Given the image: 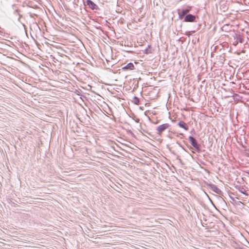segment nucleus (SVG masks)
Wrapping results in <instances>:
<instances>
[{
    "mask_svg": "<svg viewBox=\"0 0 249 249\" xmlns=\"http://www.w3.org/2000/svg\"><path fill=\"white\" fill-rule=\"evenodd\" d=\"M188 140L190 141L191 145L194 147V148L197 151H200V145L197 143L196 139L193 136H189Z\"/></svg>",
    "mask_w": 249,
    "mask_h": 249,
    "instance_id": "f257e3e1",
    "label": "nucleus"
},
{
    "mask_svg": "<svg viewBox=\"0 0 249 249\" xmlns=\"http://www.w3.org/2000/svg\"><path fill=\"white\" fill-rule=\"evenodd\" d=\"M170 125L168 124H164L161 125H159L156 128V130L157 131V134L159 136H161L162 133L166 129L169 128Z\"/></svg>",
    "mask_w": 249,
    "mask_h": 249,
    "instance_id": "f03ea898",
    "label": "nucleus"
},
{
    "mask_svg": "<svg viewBox=\"0 0 249 249\" xmlns=\"http://www.w3.org/2000/svg\"><path fill=\"white\" fill-rule=\"evenodd\" d=\"M86 4L89 6V8L93 11H97L99 10V8L97 5L94 3L91 0H87Z\"/></svg>",
    "mask_w": 249,
    "mask_h": 249,
    "instance_id": "7ed1b4c3",
    "label": "nucleus"
},
{
    "mask_svg": "<svg viewBox=\"0 0 249 249\" xmlns=\"http://www.w3.org/2000/svg\"><path fill=\"white\" fill-rule=\"evenodd\" d=\"M191 10V8H188L186 9H184L181 10L180 12H178V17L179 18L181 19L184 17H185V15H187L188 13H189Z\"/></svg>",
    "mask_w": 249,
    "mask_h": 249,
    "instance_id": "20e7f679",
    "label": "nucleus"
},
{
    "mask_svg": "<svg viewBox=\"0 0 249 249\" xmlns=\"http://www.w3.org/2000/svg\"><path fill=\"white\" fill-rule=\"evenodd\" d=\"M196 20V16L192 14L186 15L184 19L185 22H194Z\"/></svg>",
    "mask_w": 249,
    "mask_h": 249,
    "instance_id": "39448f33",
    "label": "nucleus"
},
{
    "mask_svg": "<svg viewBox=\"0 0 249 249\" xmlns=\"http://www.w3.org/2000/svg\"><path fill=\"white\" fill-rule=\"evenodd\" d=\"M134 68V65L132 63H129L126 65L122 68L123 71L132 70Z\"/></svg>",
    "mask_w": 249,
    "mask_h": 249,
    "instance_id": "423d86ee",
    "label": "nucleus"
},
{
    "mask_svg": "<svg viewBox=\"0 0 249 249\" xmlns=\"http://www.w3.org/2000/svg\"><path fill=\"white\" fill-rule=\"evenodd\" d=\"M178 125L185 130H188L189 129L188 126L187 125V124L182 121H180L178 123Z\"/></svg>",
    "mask_w": 249,
    "mask_h": 249,
    "instance_id": "0eeeda50",
    "label": "nucleus"
},
{
    "mask_svg": "<svg viewBox=\"0 0 249 249\" xmlns=\"http://www.w3.org/2000/svg\"><path fill=\"white\" fill-rule=\"evenodd\" d=\"M210 186L212 190L215 193L220 194L221 193V191L214 184H210Z\"/></svg>",
    "mask_w": 249,
    "mask_h": 249,
    "instance_id": "6e6552de",
    "label": "nucleus"
},
{
    "mask_svg": "<svg viewBox=\"0 0 249 249\" xmlns=\"http://www.w3.org/2000/svg\"><path fill=\"white\" fill-rule=\"evenodd\" d=\"M133 102H134V103L136 105H138L139 103V99L138 97H137L136 96H135L134 98H133Z\"/></svg>",
    "mask_w": 249,
    "mask_h": 249,
    "instance_id": "1a4fd4ad",
    "label": "nucleus"
},
{
    "mask_svg": "<svg viewBox=\"0 0 249 249\" xmlns=\"http://www.w3.org/2000/svg\"><path fill=\"white\" fill-rule=\"evenodd\" d=\"M239 191L241 193L243 194L246 196H248V194L246 193V190L243 188L239 189Z\"/></svg>",
    "mask_w": 249,
    "mask_h": 249,
    "instance_id": "9d476101",
    "label": "nucleus"
},
{
    "mask_svg": "<svg viewBox=\"0 0 249 249\" xmlns=\"http://www.w3.org/2000/svg\"><path fill=\"white\" fill-rule=\"evenodd\" d=\"M146 53H147V49L145 50Z\"/></svg>",
    "mask_w": 249,
    "mask_h": 249,
    "instance_id": "9b49d317",
    "label": "nucleus"
},
{
    "mask_svg": "<svg viewBox=\"0 0 249 249\" xmlns=\"http://www.w3.org/2000/svg\"><path fill=\"white\" fill-rule=\"evenodd\" d=\"M248 174H249V172L248 173Z\"/></svg>",
    "mask_w": 249,
    "mask_h": 249,
    "instance_id": "f8f14e48",
    "label": "nucleus"
}]
</instances>
